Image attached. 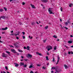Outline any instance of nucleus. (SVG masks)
<instances>
[{
	"instance_id": "nucleus-33",
	"label": "nucleus",
	"mask_w": 73,
	"mask_h": 73,
	"mask_svg": "<svg viewBox=\"0 0 73 73\" xmlns=\"http://www.w3.org/2000/svg\"><path fill=\"white\" fill-rule=\"evenodd\" d=\"M22 37L23 39H25V37L24 36H22Z\"/></svg>"
},
{
	"instance_id": "nucleus-14",
	"label": "nucleus",
	"mask_w": 73,
	"mask_h": 73,
	"mask_svg": "<svg viewBox=\"0 0 73 73\" xmlns=\"http://www.w3.org/2000/svg\"><path fill=\"white\" fill-rule=\"evenodd\" d=\"M58 61H57V62L56 63V64H58V62L59 61V60H60V58L59 57V56H58Z\"/></svg>"
},
{
	"instance_id": "nucleus-37",
	"label": "nucleus",
	"mask_w": 73,
	"mask_h": 73,
	"mask_svg": "<svg viewBox=\"0 0 73 73\" xmlns=\"http://www.w3.org/2000/svg\"><path fill=\"white\" fill-rule=\"evenodd\" d=\"M71 51H68V54H70V53H71Z\"/></svg>"
},
{
	"instance_id": "nucleus-62",
	"label": "nucleus",
	"mask_w": 73,
	"mask_h": 73,
	"mask_svg": "<svg viewBox=\"0 0 73 73\" xmlns=\"http://www.w3.org/2000/svg\"><path fill=\"white\" fill-rule=\"evenodd\" d=\"M1 73H3V72L2 71L1 72Z\"/></svg>"
},
{
	"instance_id": "nucleus-49",
	"label": "nucleus",
	"mask_w": 73,
	"mask_h": 73,
	"mask_svg": "<svg viewBox=\"0 0 73 73\" xmlns=\"http://www.w3.org/2000/svg\"><path fill=\"white\" fill-rule=\"evenodd\" d=\"M25 3H24V2H23V3H22V4H23V5H24V4H25Z\"/></svg>"
},
{
	"instance_id": "nucleus-2",
	"label": "nucleus",
	"mask_w": 73,
	"mask_h": 73,
	"mask_svg": "<svg viewBox=\"0 0 73 73\" xmlns=\"http://www.w3.org/2000/svg\"><path fill=\"white\" fill-rule=\"evenodd\" d=\"M46 49H48L47 50H48V51H49L50 50L52 49V46H48L46 47Z\"/></svg>"
},
{
	"instance_id": "nucleus-51",
	"label": "nucleus",
	"mask_w": 73,
	"mask_h": 73,
	"mask_svg": "<svg viewBox=\"0 0 73 73\" xmlns=\"http://www.w3.org/2000/svg\"><path fill=\"white\" fill-rule=\"evenodd\" d=\"M71 54H73V52L71 51Z\"/></svg>"
},
{
	"instance_id": "nucleus-23",
	"label": "nucleus",
	"mask_w": 73,
	"mask_h": 73,
	"mask_svg": "<svg viewBox=\"0 0 73 73\" xmlns=\"http://www.w3.org/2000/svg\"><path fill=\"white\" fill-rule=\"evenodd\" d=\"M1 18H2V19H5V16H1Z\"/></svg>"
},
{
	"instance_id": "nucleus-24",
	"label": "nucleus",
	"mask_w": 73,
	"mask_h": 73,
	"mask_svg": "<svg viewBox=\"0 0 73 73\" xmlns=\"http://www.w3.org/2000/svg\"><path fill=\"white\" fill-rule=\"evenodd\" d=\"M73 4H70V5H69V6L70 7H72V6H73Z\"/></svg>"
},
{
	"instance_id": "nucleus-64",
	"label": "nucleus",
	"mask_w": 73,
	"mask_h": 73,
	"mask_svg": "<svg viewBox=\"0 0 73 73\" xmlns=\"http://www.w3.org/2000/svg\"><path fill=\"white\" fill-rule=\"evenodd\" d=\"M7 73H9V72H7Z\"/></svg>"
},
{
	"instance_id": "nucleus-29",
	"label": "nucleus",
	"mask_w": 73,
	"mask_h": 73,
	"mask_svg": "<svg viewBox=\"0 0 73 73\" xmlns=\"http://www.w3.org/2000/svg\"><path fill=\"white\" fill-rule=\"evenodd\" d=\"M29 37L30 38H31V39H32V38L33 37L32 36H29Z\"/></svg>"
},
{
	"instance_id": "nucleus-40",
	"label": "nucleus",
	"mask_w": 73,
	"mask_h": 73,
	"mask_svg": "<svg viewBox=\"0 0 73 73\" xmlns=\"http://www.w3.org/2000/svg\"><path fill=\"white\" fill-rule=\"evenodd\" d=\"M16 39H17V40H18L19 38L17 36H16Z\"/></svg>"
},
{
	"instance_id": "nucleus-55",
	"label": "nucleus",
	"mask_w": 73,
	"mask_h": 73,
	"mask_svg": "<svg viewBox=\"0 0 73 73\" xmlns=\"http://www.w3.org/2000/svg\"><path fill=\"white\" fill-rule=\"evenodd\" d=\"M64 54L65 56H66V53H65Z\"/></svg>"
},
{
	"instance_id": "nucleus-34",
	"label": "nucleus",
	"mask_w": 73,
	"mask_h": 73,
	"mask_svg": "<svg viewBox=\"0 0 73 73\" xmlns=\"http://www.w3.org/2000/svg\"><path fill=\"white\" fill-rule=\"evenodd\" d=\"M4 9H5V11H6L7 9L6 8H5V7H4Z\"/></svg>"
},
{
	"instance_id": "nucleus-35",
	"label": "nucleus",
	"mask_w": 73,
	"mask_h": 73,
	"mask_svg": "<svg viewBox=\"0 0 73 73\" xmlns=\"http://www.w3.org/2000/svg\"><path fill=\"white\" fill-rule=\"evenodd\" d=\"M60 9L61 10V11L62 12V7H60Z\"/></svg>"
},
{
	"instance_id": "nucleus-31",
	"label": "nucleus",
	"mask_w": 73,
	"mask_h": 73,
	"mask_svg": "<svg viewBox=\"0 0 73 73\" xmlns=\"http://www.w3.org/2000/svg\"><path fill=\"white\" fill-rule=\"evenodd\" d=\"M60 26L61 27V28H62V29H64V27H62V25H60Z\"/></svg>"
},
{
	"instance_id": "nucleus-12",
	"label": "nucleus",
	"mask_w": 73,
	"mask_h": 73,
	"mask_svg": "<svg viewBox=\"0 0 73 73\" xmlns=\"http://www.w3.org/2000/svg\"><path fill=\"white\" fill-rule=\"evenodd\" d=\"M56 67H52L51 68V70H53V69H54V70L56 69Z\"/></svg>"
},
{
	"instance_id": "nucleus-57",
	"label": "nucleus",
	"mask_w": 73,
	"mask_h": 73,
	"mask_svg": "<svg viewBox=\"0 0 73 73\" xmlns=\"http://www.w3.org/2000/svg\"><path fill=\"white\" fill-rule=\"evenodd\" d=\"M36 23L37 24H39V23H38L37 21L36 22Z\"/></svg>"
},
{
	"instance_id": "nucleus-18",
	"label": "nucleus",
	"mask_w": 73,
	"mask_h": 73,
	"mask_svg": "<svg viewBox=\"0 0 73 73\" xmlns=\"http://www.w3.org/2000/svg\"><path fill=\"white\" fill-rule=\"evenodd\" d=\"M72 41L69 40L68 41V43H69V44H71L72 43Z\"/></svg>"
},
{
	"instance_id": "nucleus-41",
	"label": "nucleus",
	"mask_w": 73,
	"mask_h": 73,
	"mask_svg": "<svg viewBox=\"0 0 73 73\" xmlns=\"http://www.w3.org/2000/svg\"><path fill=\"white\" fill-rule=\"evenodd\" d=\"M46 40H43V42H46Z\"/></svg>"
},
{
	"instance_id": "nucleus-38",
	"label": "nucleus",
	"mask_w": 73,
	"mask_h": 73,
	"mask_svg": "<svg viewBox=\"0 0 73 73\" xmlns=\"http://www.w3.org/2000/svg\"><path fill=\"white\" fill-rule=\"evenodd\" d=\"M5 68L6 70H8V67H7V66H6Z\"/></svg>"
},
{
	"instance_id": "nucleus-11",
	"label": "nucleus",
	"mask_w": 73,
	"mask_h": 73,
	"mask_svg": "<svg viewBox=\"0 0 73 73\" xmlns=\"http://www.w3.org/2000/svg\"><path fill=\"white\" fill-rule=\"evenodd\" d=\"M31 6L32 7V8H36L35 6L32 4H31Z\"/></svg>"
},
{
	"instance_id": "nucleus-53",
	"label": "nucleus",
	"mask_w": 73,
	"mask_h": 73,
	"mask_svg": "<svg viewBox=\"0 0 73 73\" xmlns=\"http://www.w3.org/2000/svg\"><path fill=\"white\" fill-rule=\"evenodd\" d=\"M70 37H73V35H70Z\"/></svg>"
},
{
	"instance_id": "nucleus-30",
	"label": "nucleus",
	"mask_w": 73,
	"mask_h": 73,
	"mask_svg": "<svg viewBox=\"0 0 73 73\" xmlns=\"http://www.w3.org/2000/svg\"><path fill=\"white\" fill-rule=\"evenodd\" d=\"M37 66H38V67H40V66H41V64H37Z\"/></svg>"
},
{
	"instance_id": "nucleus-59",
	"label": "nucleus",
	"mask_w": 73,
	"mask_h": 73,
	"mask_svg": "<svg viewBox=\"0 0 73 73\" xmlns=\"http://www.w3.org/2000/svg\"><path fill=\"white\" fill-rule=\"evenodd\" d=\"M71 48H73V46H71Z\"/></svg>"
},
{
	"instance_id": "nucleus-20",
	"label": "nucleus",
	"mask_w": 73,
	"mask_h": 73,
	"mask_svg": "<svg viewBox=\"0 0 73 73\" xmlns=\"http://www.w3.org/2000/svg\"><path fill=\"white\" fill-rule=\"evenodd\" d=\"M64 66L65 69H67V68H68V66H67L66 65H65V64L64 65Z\"/></svg>"
},
{
	"instance_id": "nucleus-15",
	"label": "nucleus",
	"mask_w": 73,
	"mask_h": 73,
	"mask_svg": "<svg viewBox=\"0 0 73 73\" xmlns=\"http://www.w3.org/2000/svg\"><path fill=\"white\" fill-rule=\"evenodd\" d=\"M46 60L47 61L49 60V58H48V57L46 56Z\"/></svg>"
},
{
	"instance_id": "nucleus-46",
	"label": "nucleus",
	"mask_w": 73,
	"mask_h": 73,
	"mask_svg": "<svg viewBox=\"0 0 73 73\" xmlns=\"http://www.w3.org/2000/svg\"><path fill=\"white\" fill-rule=\"evenodd\" d=\"M30 73H34L33 71H31Z\"/></svg>"
},
{
	"instance_id": "nucleus-10",
	"label": "nucleus",
	"mask_w": 73,
	"mask_h": 73,
	"mask_svg": "<svg viewBox=\"0 0 73 73\" xmlns=\"http://www.w3.org/2000/svg\"><path fill=\"white\" fill-rule=\"evenodd\" d=\"M36 54H38V55H39V56H42V54H41L40 53H38V52H36Z\"/></svg>"
},
{
	"instance_id": "nucleus-48",
	"label": "nucleus",
	"mask_w": 73,
	"mask_h": 73,
	"mask_svg": "<svg viewBox=\"0 0 73 73\" xmlns=\"http://www.w3.org/2000/svg\"><path fill=\"white\" fill-rule=\"evenodd\" d=\"M67 22L68 23H69V24L70 23V22L69 21H68Z\"/></svg>"
},
{
	"instance_id": "nucleus-60",
	"label": "nucleus",
	"mask_w": 73,
	"mask_h": 73,
	"mask_svg": "<svg viewBox=\"0 0 73 73\" xmlns=\"http://www.w3.org/2000/svg\"><path fill=\"white\" fill-rule=\"evenodd\" d=\"M60 21H61V22L62 21V20L60 19Z\"/></svg>"
},
{
	"instance_id": "nucleus-63",
	"label": "nucleus",
	"mask_w": 73,
	"mask_h": 73,
	"mask_svg": "<svg viewBox=\"0 0 73 73\" xmlns=\"http://www.w3.org/2000/svg\"><path fill=\"white\" fill-rule=\"evenodd\" d=\"M3 73H6L5 72H3Z\"/></svg>"
},
{
	"instance_id": "nucleus-19",
	"label": "nucleus",
	"mask_w": 73,
	"mask_h": 73,
	"mask_svg": "<svg viewBox=\"0 0 73 73\" xmlns=\"http://www.w3.org/2000/svg\"><path fill=\"white\" fill-rule=\"evenodd\" d=\"M54 50H56L57 49V46H55L54 48Z\"/></svg>"
},
{
	"instance_id": "nucleus-16",
	"label": "nucleus",
	"mask_w": 73,
	"mask_h": 73,
	"mask_svg": "<svg viewBox=\"0 0 73 73\" xmlns=\"http://www.w3.org/2000/svg\"><path fill=\"white\" fill-rule=\"evenodd\" d=\"M29 48H30V47H29V46H27V48H26L27 50H29Z\"/></svg>"
},
{
	"instance_id": "nucleus-21",
	"label": "nucleus",
	"mask_w": 73,
	"mask_h": 73,
	"mask_svg": "<svg viewBox=\"0 0 73 73\" xmlns=\"http://www.w3.org/2000/svg\"><path fill=\"white\" fill-rule=\"evenodd\" d=\"M18 66H19V64L17 63H15V66H16V67H17Z\"/></svg>"
},
{
	"instance_id": "nucleus-32",
	"label": "nucleus",
	"mask_w": 73,
	"mask_h": 73,
	"mask_svg": "<svg viewBox=\"0 0 73 73\" xmlns=\"http://www.w3.org/2000/svg\"><path fill=\"white\" fill-rule=\"evenodd\" d=\"M65 47L67 48V49H69V47H68V46H65Z\"/></svg>"
},
{
	"instance_id": "nucleus-3",
	"label": "nucleus",
	"mask_w": 73,
	"mask_h": 73,
	"mask_svg": "<svg viewBox=\"0 0 73 73\" xmlns=\"http://www.w3.org/2000/svg\"><path fill=\"white\" fill-rule=\"evenodd\" d=\"M16 33H17V34H15L14 33H12L10 34L11 36H14L15 35L16 36H17V35H19V34H20V32L18 31Z\"/></svg>"
},
{
	"instance_id": "nucleus-17",
	"label": "nucleus",
	"mask_w": 73,
	"mask_h": 73,
	"mask_svg": "<svg viewBox=\"0 0 73 73\" xmlns=\"http://www.w3.org/2000/svg\"><path fill=\"white\" fill-rule=\"evenodd\" d=\"M53 37H54V38H57V35H54L53 36Z\"/></svg>"
},
{
	"instance_id": "nucleus-45",
	"label": "nucleus",
	"mask_w": 73,
	"mask_h": 73,
	"mask_svg": "<svg viewBox=\"0 0 73 73\" xmlns=\"http://www.w3.org/2000/svg\"><path fill=\"white\" fill-rule=\"evenodd\" d=\"M42 69H45V68L44 67H43L42 68Z\"/></svg>"
},
{
	"instance_id": "nucleus-58",
	"label": "nucleus",
	"mask_w": 73,
	"mask_h": 73,
	"mask_svg": "<svg viewBox=\"0 0 73 73\" xmlns=\"http://www.w3.org/2000/svg\"><path fill=\"white\" fill-rule=\"evenodd\" d=\"M21 57H22V58H24V56H22Z\"/></svg>"
},
{
	"instance_id": "nucleus-4",
	"label": "nucleus",
	"mask_w": 73,
	"mask_h": 73,
	"mask_svg": "<svg viewBox=\"0 0 73 73\" xmlns=\"http://www.w3.org/2000/svg\"><path fill=\"white\" fill-rule=\"evenodd\" d=\"M7 54H4V53H3V54L2 57H7Z\"/></svg>"
},
{
	"instance_id": "nucleus-22",
	"label": "nucleus",
	"mask_w": 73,
	"mask_h": 73,
	"mask_svg": "<svg viewBox=\"0 0 73 73\" xmlns=\"http://www.w3.org/2000/svg\"><path fill=\"white\" fill-rule=\"evenodd\" d=\"M18 50L19 52H23V51H22V50Z\"/></svg>"
},
{
	"instance_id": "nucleus-8",
	"label": "nucleus",
	"mask_w": 73,
	"mask_h": 73,
	"mask_svg": "<svg viewBox=\"0 0 73 73\" xmlns=\"http://www.w3.org/2000/svg\"><path fill=\"white\" fill-rule=\"evenodd\" d=\"M11 50L12 52L14 53H16V51L14 49H11Z\"/></svg>"
},
{
	"instance_id": "nucleus-36",
	"label": "nucleus",
	"mask_w": 73,
	"mask_h": 73,
	"mask_svg": "<svg viewBox=\"0 0 73 73\" xmlns=\"http://www.w3.org/2000/svg\"><path fill=\"white\" fill-rule=\"evenodd\" d=\"M23 48L24 49H27V47H26L25 46H24Z\"/></svg>"
},
{
	"instance_id": "nucleus-28",
	"label": "nucleus",
	"mask_w": 73,
	"mask_h": 73,
	"mask_svg": "<svg viewBox=\"0 0 73 73\" xmlns=\"http://www.w3.org/2000/svg\"><path fill=\"white\" fill-rule=\"evenodd\" d=\"M48 26H47L45 27V29H48Z\"/></svg>"
},
{
	"instance_id": "nucleus-47",
	"label": "nucleus",
	"mask_w": 73,
	"mask_h": 73,
	"mask_svg": "<svg viewBox=\"0 0 73 73\" xmlns=\"http://www.w3.org/2000/svg\"><path fill=\"white\" fill-rule=\"evenodd\" d=\"M22 33L23 34V35H24L25 34V32H22Z\"/></svg>"
},
{
	"instance_id": "nucleus-54",
	"label": "nucleus",
	"mask_w": 73,
	"mask_h": 73,
	"mask_svg": "<svg viewBox=\"0 0 73 73\" xmlns=\"http://www.w3.org/2000/svg\"><path fill=\"white\" fill-rule=\"evenodd\" d=\"M54 73V72L53 71H51V73Z\"/></svg>"
},
{
	"instance_id": "nucleus-9",
	"label": "nucleus",
	"mask_w": 73,
	"mask_h": 73,
	"mask_svg": "<svg viewBox=\"0 0 73 73\" xmlns=\"http://www.w3.org/2000/svg\"><path fill=\"white\" fill-rule=\"evenodd\" d=\"M27 57H32V55L31 54H28Z\"/></svg>"
},
{
	"instance_id": "nucleus-42",
	"label": "nucleus",
	"mask_w": 73,
	"mask_h": 73,
	"mask_svg": "<svg viewBox=\"0 0 73 73\" xmlns=\"http://www.w3.org/2000/svg\"><path fill=\"white\" fill-rule=\"evenodd\" d=\"M24 67H25V68L27 67V65L25 64V65H24Z\"/></svg>"
},
{
	"instance_id": "nucleus-27",
	"label": "nucleus",
	"mask_w": 73,
	"mask_h": 73,
	"mask_svg": "<svg viewBox=\"0 0 73 73\" xmlns=\"http://www.w3.org/2000/svg\"><path fill=\"white\" fill-rule=\"evenodd\" d=\"M6 53H8V54H10V52H9V51H6Z\"/></svg>"
},
{
	"instance_id": "nucleus-44",
	"label": "nucleus",
	"mask_w": 73,
	"mask_h": 73,
	"mask_svg": "<svg viewBox=\"0 0 73 73\" xmlns=\"http://www.w3.org/2000/svg\"><path fill=\"white\" fill-rule=\"evenodd\" d=\"M65 24H66V25H68V23L66 22V23H65Z\"/></svg>"
},
{
	"instance_id": "nucleus-56",
	"label": "nucleus",
	"mask_w": 73,
	"mask_h": 73,
	"mask_svg": "<svg viewBox=\"0 0 73 73\" xmlns=\"http://www.w3.org/2000/svg\"><path fill=\"white\" fill-rule=\"evenodd\" d=\"M35 24V23H32V25H34V24Z\"/></svg>"
},
{
	"instance_id": "nucleus-61",
	"label": "nucleus",
	"mask_w": 73,
	"mask_h": 73,
	"mask_svg": "<svg viewBox=\"0 0 73 73\" xmlns=\"http://www.w3.org/2000/svg\"><path fill=\"white\" fill-rule=\"evenodd\" d=\"M38 22L39 23H41V22L40 21H39Z\"/></svg>"
},
{
	"instance_id": "nucleus-26",
	"label": "nucleus",
	"mask_w": 73,
	"mask_h": 73,
	"mask_svg": "<svg viewBox=\"0 0 73 73\" xmlns=\"http://www.w3.org/2000/svg\"><path fill=\"white\" fill-rule=\"evenodd\" d=\"M3 11H4L3 10V9H0V12H3Z\"/></svg>"
},
{
	"instance_id": "nucleus-5",
	"label": "nucleus",
	"mask_w": 73,
	"mask_h": 73,
	"mask_svg": "<svg viewBox=\"0 0 73 73\" xmlns=\"http://www.w3.org/2000/svg\"><path fill=\"white\" fill-rule=\"evenodd\" d=\"M14 46L16 48H18V46H17V42L15 43L14 44Z\"/></svg>"
},
{
	"instance_id": "nucleus-25",
	"label": "nucleus",
	"mask_w": 73,
	"mask_h": 73,
	"mask_svg": "<svg viewBox=\"0 0 73 73\" xmlns=\"http://www.w3.org/2000/svg\"><path fill=\"white\" fill-rule=\"evenodd\" d=\"M33 67V66L32 65H30L29 66V68H31Z\"/></svg>"
},
{
	"instance_id": "nucleus-50",
	"label": "nucleus",
	"mask_w": 73,
	"mask_h": 73,
	"mask_svg": "<svg viewBox=\"0 0 73 73\" xmlns=\"http://www.w3.org/2000/svg\"><path fill=\"white\" fill-rule=\"evenodd\" d=\"M64 28H65L66 29H68V28H67L66 27H65Z\"/></svg>"
},
{
	"instance_id": "nucleus-13",
	"label": "nucleus",
	"mask_w": 73,
	"mask_h": 73,
	"mask_svg": "<svg viewBox=\"0 0 73 73\" xmlns=\"http://www.w3.org/2000/svg\"><path fill=\"white\" fill-rule=\"evenodd\" d=\"M24 65V63L21 62L20 64V66H22Z\"/></svg>"
},
{
	"instance_id": "nucleus-39",
	"label": "nucleus",
	"mask_w": 73,
	"mask_h": 73,
	"mask_svg": "<svg viewBox=\"0 0 73 73\" xmlns=\"http://www.w3.org/2000/svg\"><path fill=\"white\" fill-rule=\"evenodd\" d=\"M52 61H53V62H54V58H53Z\"/></svg>"
},
{
	"instance_id": "nucleus-43",
	"label": "nucleus",
	"mask_w": 73,
	"mask_h": 73,
	"mask_svg": "<svg viewBox=\"0 0 73 73\" xmlns=\"http://www.w3.org/2000/svg\"><path fill=\"white\" fill-rule=\"evenodd\" d=\"M9 46L10 47H13V48H14V47H13V46H12V45H9Z\"/></svg>"
},
{
	"instance_id": "nucleus-1",
	"label": "nucleus",
	"mask_w": 73,
	"mask_h": 73,
	"mask_svg": "<svg viewBox=\"0 0 73 73\" xmlns=\"http://www.w3.org/2000/svg\"><path fill=\"white\" fill-rule=\"evenodd\" d=\"M48 11L50 14H54V13H52V9L50 8L48 9Z\"/></svg>"
},
{
	"instance_id": "nucleus-52",
	"label": "nucleus",
	"mask_w": 73,
	"mask_h": 73,
	"mask_svg": "<svg viewBox=\"0 0 73 73\" xmlns=\"http://www.w3.org/2000/svg\"><path fill=\"white\" fill-rule=\"evenodd\" d=\"M13 32V31H12L11 32V33H12Z\"/></svg>"
},
{
	"instance_id": "nucleus-7",
	"label": "nucleus",
	"mask_w": 73,
	"mask_h": 73,
	"mask_svg": "<svg viewBox=\"0 0 73 73\" xmlns=\"http://www.w3.org/2000/svg\"><path fill=\"white\" fill-rule=\"evenodd\" d=\"M41 1L43 3H46L48 1L47 0H41Z\"/></svg>"
},
{
	"instance_id": "nucleus-6",
	"label": "nucleus",
	"mask_w": 73,
	"mask_h": 73,
	"mask_svg": "<svg viewBox=\"0 0 73 73\" xmlns=\"http://www.w3.org/2000/svg\"><path fill=\"white\" fill-rule=\"evenodd\" d=\"M8 29V27H6L5 28H2L1 30L2 31L7 30Z\"/></svg>"
}]
</instances>
